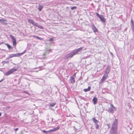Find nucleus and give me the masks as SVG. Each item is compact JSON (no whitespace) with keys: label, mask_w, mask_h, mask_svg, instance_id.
<instances>
[{"label":"nucleus","mask_w":134,"mask_h":134,"mask_svg":"<svg viewBox=\"0 0 134 134\" xmlns=\"http://www.w3.org/2000/svg\"><path fill=\"white\" fill-rule=\"evenodd\" d=\"M118 120L115 119L113 122L112 127L110 130V134H118Z\"/></svg>","instance_id":"nucleus-1"},{"label":"nucleus","mask_w":134,"mask_h":134,"mask_svg":"<svg viewBox=\"0 0 134 134\" xmlns=\"http://www.w3.org/2000/svg\"><path fill=\"white\" fill-rule=\"evenodd\" d=\"M83 47H81L76 50L72 51L71 52L67 54L65 56V58L66 59L72 57L74 55L77 54L78 52L81 51Z\"/></svg>","instance_id":"nucleus-2"},{"label":"nucleus","mask_w":134,"mask_h":134,"mask_svg":"<svg viewBox=\"0 0 134 134\" xmlns=\"http://www.w3.org/2000/svg\"><path fill=\"white\" fill-rule=\"evenodd\" d=\"M59 127L58 126L57 127L54 128L53 129H51L47 131H46L45 130H43V132L44 133L47 134L48 133H50L52 132L55 131L59 129Z\"/></svg>","instance_id":"nucleus-3"},{"label":"nucleus","mask_w":134,"mask_h":134,"mask_svg":"<svg viewBox=\"0 0 134 134\" xmlns=\"http://www.w3.org/2000/svg\"><path fill=\"white\" fill-rule=\"evenodd\" d=\"M96 15L100 19V20L103 23H105L106 21V19L102 15H100L98 13H96Z\"/></svg>","instance_id":"nucleus-4"},{"label":"nucleus","mask_w":134,"mask_h":134,"mask_svg":"<svg viewBox=\"0 0 134 134\" xmlns=\"http://www.w3.org/2000/svg\"><path fill=\"white\" fill-rule=\"evenodd\" d=\"M110 107L108 109V111L111 113H113L115 110L116 108L112 104H110Z\"/></svg>","instance_id":"nucleus-5"},{"label":"nucleus","mask_w":134,"mask_h":134,"mask_svg":"<svg viewBox=\"0 0 134 134\" xmlns=\"http://www.w3.org/2000/svg\"><path fill=\"white\" fill-rule=\"evenodd\" d=\"M9 36L12 39L13 41V46H14L15 47L16 44V39L12 35H10Z\"/></svg>","instance_id":"nucleus-6"},{"label":"nucleus","mask_w":134,"mask_h":134,"mask_svg":"<svg viewBox=\"0 0 134 134\" xmlns=\"http://www.w3.org/2000/svg\"><path fill=\"white\" fill-rule=\"evenodd\" d=\"M16 69H12L10 70L7 72L5 74L6 76H8L10 74L16 71Z\"/></svg>","instance_id":"nucleus-7"},{"label":"nucleus","mask_w":134,"mask_h":134,"mask_svg":"<svg viewBox=\"0 0 134 134\" xmlns=\"http://www.w3.org/2000/svg\"><path fill=\"white\" fill-rule=\"evenodd\" d=\"M110 66L108 65L107 66L105 71L104 74H106V75H108V74H109V72L110 71Z\"/></svg>","instance_id":"nucleus-8"},{"label":"nucleus","mask_w":134,"mask_h":134,"mask_svg":"<svg viewBox=\"0 0 134 134\" xmlns=\"http://www.w3.org/2000/svg\"><path fill=\"white\" fill-rule=\"evenodd\" d=\"M26 51V50H25L24 51L21 53H18L15 54H13V57H19L20 56L24 54L25 53Z\"/></svg>","instance_id":"nucleus-9"},{"label":"nucleus","mask_w":134,"mask_h":134,"mask_svg":"<svg viewBox=\"0 0 134 134\" xmlns=\"http://www.w3.org/2000/svg\"><path fill=\"white\" fill-rule=\"evenodd\" d=\"M106 74L104 73V75L103 76L102 79H101V80L102 81V82L105 80L108 77V75H106Z\"/></svg>","instance_id":"nucleus-10"},{"label":"nucleus","mask_w":134,"mask_h":134,"mask_svg":"<svg viewBox=\"0 0 134 134\" xmlns=\"http://www.w3.org/2000/svg\"><path fill=\"white\" fill-rule=\"evenodd\" d=\"M70 81L71 83H73L75 82V77L73 76H71L70 77Z\"/></svg>","instance_id":"nucleus-11"},{"label":"nucleus","mask_w":134,"mask_h":134,"mask_svg":"<svg viewBox=\"0 0 134 134\" xmlns=\"http://www.w3.org/2000/svg\"><path fill=\"white\" fill-rule=\"evenodd\" d=\"M92 28L94 32H96L98 31L97 29L95 27L94 25H92Z\"/></svg>","instance_id":"nucleus-12"},{"label":"nucleus","mask_w":134,"mask_h":134,"mask_svg":"<svg viewBox=\"0 0 134 134\" xmlns=\"http://www.w3.org/2000/svg\"><path fill=\"white\" fill-rule=\"evenodd\" d=\"M92 101L93 102V104H96L97 102V98H96L95 97H94Z\"/></svg>","instance_id":"nucleus-13"},{"label":"nucleus","mask_w":134,"mask_h":134,"mask_svg":"<svg viewBox=\"0 0 134 134\" xmlns=\"http://www.w3.org/2000/svg\"><path fill=\"white\" fill-rule=\"evenodd\" d=\"M5 44L8 47L9 49H13V47L10 45L9 44L7 43H5Z\"/></svg>","instance_id":"nucleus-14"},{"label":"nucleus","mask_w":134,"mask_h":134,"mask_svg":"<svg viewBox=\"0 0 134 134\" xmlns=\"http://www.w3.org/2000/svg\"><path fill=\"white\" fill-rule=\"evenodd\" d=\"M91 88V87L90 86H89L88 87V88L84 89L83 91L85 92H87L90 90Z\"/></svg>","instance_id":"nucleus-15"},{"label":"nucleus","mask_w":134,"mask_h":134,"mask_svg":"<svg viewBox=\"0 0 134 134\" xmlns=\"http://www.w3.org/2000/svg\"><path fill=\"white\" fill-rule=\"evenodd\" d=\"M92 120L95 124L98 123V122H99V121L96 120L94 118H93L92 119Z\"/></svg>","instance_id":"nucleus-16"},{"label":"nucleus","mask_w":134,"mask_h":134,"mask_svg":"<svg viewBox=\"0 0 134 134\" xmlns=\"http://www.w3.org/2000/svg\"><path fill=\"white\" fill-rule=\"evenodd\" d=\"M33 37L35 38H36L38 39L39 40H43V38H42L40 37H39L38 36H32Z\"/></svg>","instance_id":"nucleus-17"},{"label":"nucleus","mask_w":134,"mask_h":134,"mask_svg":"<svg viewBox=\"0 0 134 134\" xmlns=\"http://www.w3.org/2000/svg\"><path fill=\"white\" fill-rule=\"evenodd\" d=\"M43 8V6L42 5H39V7H38V10L40 11H41Z\"/></svg>","instance_id":"nucleus-18"},{"label":"nucleus","mask_w":134,"mask_h":134,"mask_svg":"<svg viewBox=\"0 0 134 134\" xmlns=\"http://www.w3.org/2000/svg\"><path fill=\"white\" fill-rule=\"evenodd\" d=\"M56 104V103L53 102L49 104L50 106L52 107H54Z\"/></svg>","instance_id":"nucleus-19"},{"label":"nucleus","mask_w":134,"mask_h":134,"mask_svg":"<svg viewBox=\"0 0 134 134\" xmlns=\"http://www.w3.org/2000/svg\"><path fill=\"white\" fill-rule=\"evenodd\" d=\"M28 21L30 23L32 24L34 21L32 19H29L28 20Z\"/></svg>","instance_id":"nucleus-20"},{"label":"nucleus","mask_w":134,"mask_h":134,"mask_svg":"<svg viewBox=\"0 0 134 134\" xmlns=\"http://www.w3.org/2000/svg\"><path fill=\"white\" fill-rule=\"evenodd\" d=\"M19 66L18 65H17L16 66H14L13 69H16V71L19 68Z\"/></svg>","instance_id":"nucleus-21"},{"label":"nucleus","mask_w":134,"mask_h":134,"mask_svg":"<svg viewBox=\"0 0 134 134\" xmlns=\"http://www.w3.org/2000/svg\"><path fill=\"white\" fill-rule=\"evenodd\" d=\"M131 27L132 29V31L134 32V23H133L131 25Z\"/></svg>","instance_id":"nucleus-22"},{"label":"nucleus","mask_w":134,"mask_h":134,"mask_svg":"<svg viewBox=\"0 0 134 134\" xmlns=\"http://www.w3.org/2000/svg\"><path fill=\"white\" fill-rule=\"evenodd\" d=\"M32 25H34V26L37 27L38 24L37 23H36L34 21V22H33V23L32 24Z\"/></svg>","instance_id":"nucleus-23"},{"label":"nucleus","mask_w":134,"mask_h":134,"mask_svg":"<svg viewBox=\"0 0 134 134\" xmlns=\"http://www.w3.org/2000/svg\"><path fill=\"white\" fill-rule=\"evenodd\" d=\"M37 27H38V28H40L41 29H43V26H42L41 25H37Z\"/></svg>","instance_id":"nucleus-24"},{"label":"nucleus","mask_w":134,"mask_h":134,"mask_svg":"<svg viewBox=\"0 0 134 134\" xmlns=\"http://www.w3.org/2000/svg\"><path fill=\"white\" fill-rule=\"evenodd\" d=\"M70 8L72 10H73L74 9H76L77 8V7L76 6L71 7H70Z\"/></svg>","instance_id":"nucleus-25"},{"label":"nucleus","mask_w":134,"mask_h":134,"mask_svg":"<svg viewBox=\"0 0 134 134\" xmlns=\"http://www.w3.org/2000/svg\"><path fill=\"white\" fill-rule=\"evenodd\" d=\"M6 20L3 19H0V21L2 23H3L4 21H6Z\"/></svg>","instance_id":"nucleus-26"},{"label":"nucleus","mask_w":134,"mask_h":134,"mask_svg":"<svg viewBox=\"0 0 134 134\" xmlns=\"http://www.w3.org/2000/svg\"><path fill=\"white\" fill-rule=\"evenodd\" d=\"M95 124L96 125V129H98L99 127V125L98 124V123L96 124Z\"/></svg>","instance_id":"nucleus-27"},{"label":"nucleus","mask_w":134,"mask_h":134,"mask_svg":"<svg viewBox=\"0 0 134 134\" xmlns=\"http://www.w3.org/2000/svg\"><path fill=\"white\" fill-rule=\"evenodd\" d=\"M108 127V128L109 129L110 127V124H108L106 125Z\"/></svg>","instance_id":"nucleus-28"},{"label":"nucleus","mask_w":134,"mask_h":134,"mask_svg":"<svg viewBox=\"0 0 134 134\" xmlns=\"http://www.w3.org/2000/svg\"><path fill=\"white\" fill-rule=\"evenodd\" d=\"M6 63L8 64L9 63V62L8 61H2V63Z\"/></svg>","instance_id":"nucleus-29"},{"label":"nucleus","mask_w":134,"mask_h":134,"mask_svg":"<svg viewBox=\"0 0 134 134\" xmlns=\"http://www.w3.org/2000/svg\"><path fill=\"white\" fill-rule=\"evenodd\" d=\"M9 56L11 58H13V54H10Z\"/></svg>","instance_id":"nucleus-30"},{"label":"nucleus","mask_w":134,"mask_h":134,"mask_svg":"<svg viewBox=\"0 0 134 134\" xmlns=\"http://www.w3.org/2000/svg\"><path fill=\"white\" fill-rule=\"evenodd\" d=\"M53 39L52 38H51L49 39V41L52 42L53 41Z\"/></svg>","instance_id":"nucleus-31"},{"label":"nucleus","mask_w":134,"mask_h":134,"mask_svg":"<svg viewBox=\"0 0 134 134\" xmlns=\"http://www.w3.org/2000/svg\"><path fill=\"white\" fill-rule=\"evenodd\" d=\"M73 127L74 128V130L75 131H76L77 130V129L75 128V127L74 126H73Z\"/></svg>","instance_id":"nucleus-32"},{"label":"nucleus","mask_w":134,"mask_h":134,"mask_svg":"<svg viewBox=\"0 0 134 134\" xmlns=\"http://www.w3.org/2000/svg\"><path fill=\"white\" fill-rule=\"evenodd\" d=\"M46 54H47L46 53H44L42 55H43V56L44 57H45V56L46 55Z\"/></svg>","instance_id":"nucleus-33"},{"label":"nucleus","mask_w":134,"mask_h":134,"mask_svg":"<svg viewBox=\"0 0 134 134\" xmlns=\"http://www.w3.org/2000/svg\"><path fill=\"white\" fill-rule=\"evenodd\" d=\"M131 22L132 23L131 25H132L133 23H134V22L132 19L131 20Z\"/></svg>","instance_id":"nucleus-34"},{"label":"nucleus","mask_w":134,"mask_h":134,"mask_svg":"<svg viewBox=\"0 0 134 134\" xmlns=\"http://www.w3.org/2000/svg\"><path fill=\"white\" fill-rule=\"evenodd\" d=\"M11 58L9 56L7 58V59H10Z\"/></svg>","instance_id":"nucleus-35"},{"label":"nucleus","mask_w":134,"mask_h":134,"mask_svg":"<svg viewBox=\"0 0 134 134\" xmlns=\"http://www.w3.org/2000/svg\"><path fill=\"white\" fill-rule=\"evenodd\" d=\"M76 73H74V75H73V77L74 76L75 77H76Z\"/></svg>","instance_id":"nucleus-36"},{"label":"nucleus","mask_w":134,"mask_h":134,"mask_svg":"<svg viewBox=\"0 0 134 134\" xmlns=\"http://www.w3.org/2000/svg\"><path fill=\"white\" fill-rule=\"evenodd\" d=\"M18 130V128H17L15 129H14V130L15 131H17Z\"/></svg>","instance_id":"nucleus-37"},{"label":"nucleus","mask_w":134,"mask_h":134,"mask_svg":"<svg viewBox=\"0 0 134 134\" xmlns=\"http://www.w3.org/2000/svg\"><path fill=\"white\" fill-rule=\"evenodd\" d=\"M3 80V79H2L0 81V82H2Z\"/></svg>","instance_id":"nucleus-38"},{"label":"nucleus","mask_w":134,"mask_h":134,"mask_svg":"<svg viewBox=\"0 0 134 134\" xmlns=\"http://www.w3.org/2000/svg\"><path fill=\"white\" fill-rule=\"evenodd\" d=\"M1 115H2L1 113H0V116H1Z\"/></svg>","instance_id":"nucleus-39"},{"label":"nucleus","mask_w":134,"mask_h":134,"mask_svg":"<svg viewBox=\"0 0 134 134\" xmlns=\"http://www.w3.org/2000/svg\"><path fill=\"white\" fill-rule=\"evenodd\" d=\"M12 63H13V64L14 65H16V64L14 63H13L12 62Z\"/></svg>","instance_id":"nucleus-40"},{"label":"nucleus","mask_w":134,"mask_h":134,"mask_svg":"<svg viewBox=\"0 0 134 134\" xmlns=\"http://www.w3.org/2000/svg\"><path fill=\"white\" fill-rule=\"evenodd\" d=\"M49 109H52V108H49Z\"/></svg>","instance_id":"nucleus-41"},{"label":"nucleus","mask_w":134,"mask_h":134,"mask_svg":"<svg viewBox=\"0 0 134 134\" xmlns=\"http://www.w3.org/2000/svg\"><path fill=\"white\" fill-rule=\"evenodd\" d=\"M36 72H38V71H36Z\"/></svg>","instance_id":"nucleus-42"},{"label":"nucleus","mask_w":134,"mask_h":134,"mask_svg":"<svg viewBox=\"0 0 134 134\" xmlns=\"http://www.w3.org/2000/svg\"><path fill=\"white\" fill-rule=\"evenodd\" d=\"M111 53V54H112V55H113L112 53Z\"/></svg>","instance_id":"nucleus-43"},{"label":"nucleus","mask_w":134,"mask_h":134,"mask_svg":"<svg viewBox=\"0 0 134 134\" xmlns=\"http://www.w3.org/2000/svg\"><path fill=\"white\" fill-rule=\"evenodd\" d=\"M53 119V118H52V121Z\"/></svg>","instance_id":"nucleus-44"}]
</instances>
